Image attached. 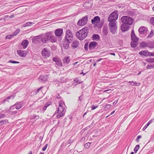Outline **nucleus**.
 Instances as JSON below:
<instances>
[{"label":"nucleus","instance_id":"nucleus-13","mask_svg":"<svg viewBox=\"0 0 154 154\" xmlns=\"http://www.w3.org/2000/svg\"><path fill=\"white\" fill-rule=\"evenodd\" d=\"M42 55L45 57H49L50 54V51L46 48L42 49Z\"/></svg>","mask_w":154,"mask_h":154},{"label":"nucleus","instance_id":"nucleus-33","mask_svg":"<svg viewBox=\"0 0 154 154\" xmlns=\"http://www.w3.org/2000/svg\"><path fill=\"white\" fill-rule=\"evenodd\" d=\"M140 147V146L139 145H137L134 148V151L135 153H137V152L138 149Z\"/></svg>","mask_w":154,"mask_h":154},{"label":"nucleus","instance_id":"nucleus-38","mask_svg":"<svg viewBox=\"0 0 154 154\" xmlns=\"http://www.w3.org/2000/svg\"><path fill=\"white\" fill-rule=\"evenodd\" d=\"M52 60L54 62L56 63L58 61L60 60L57 57H53L52 59Z\"/></svg>","mask_w":154,"mask_h":154},{"label":"nucleus","instance_id":"nucleus-50","mask_svg":"<svg viewBox=\"0 0 154 154\" xmlns=\"http://www.w3.org/2000/svg\"><path fill=\"white\" fill-rule=\"evenodd\" d=\"M154 121V119H151L149 121V122H148L147 124L148 125H149L150 124H151L152 123V122L153 121Z\"/></svg>","mask_w":154,"mask_h":154},{"label":"nucleus","instance_id":"nucleus-23","mask_svg":"<svg viewBox=\"0 0 154 154\" xmlns=\"http://www.w3.org/2000/svg\"><path fill=\"white\" fill-rule=\"evenodd\" d=\"M79 45V42L74 41L72 43V47L73 48H77Z\"/></svg>","mask_w":154,"mask_h":154},{"label":"nucleus","instance_id":"nucleus-32","mask_svg":"<svg viewBox=\"0 0 154 154\" xmlns=\"http://www.w3.org/2000/svg\"><path fill=\"white\" fill-rule=\"evenodd\" d=\"M56 64L58 66H62V63L60 60H58L57 62L56 63Z\"/></svg>","mask_w":154,"mask_h":154},{"label":"nucleus","instance_id":"nucleus-22","mask_svg":"<svg viewBox=\"0 0 154 154\" xmlns=\"http://www.w3.org/2000/svg\"><path fill=\"white\" fill-rule=\"evenodd\" d=\"M70 61V57L69 56H65L63 60L64 63L68 64Z\"/></svg>","mask_w":154,"mask_h":154},{"label":"nucleus","instance_id":"nucleus-60","mask_svg":"<svg viewBox=\"0 0 154 154\" xmlns=\"http://www.w3.org/2000/svg\"><path fill=\"white\" fill-rule=\"evenodd\" d=\"M6 100L8 101V100H9L10 99H11V98H10V97H9H9H7L6 98Z\"/></svg>","mask_w":154,"mask_h":154},{"label":"nucleus","instance_id":"nucleus-30","mask_svg":"<svg viewBox=\"0 0 154 154\" xmlns=\"http://www.w3.org/2000/svg\"><path fill=\"white\" fill-rule=\"evenodd\" d=\"M20 31V29H17L16 31H15L12 34L13 36V37L17 35L18 34V33Z\"/></svg>","mask_w":154,"mask_h":154},{"label":"nucleus","instance_id":"nucleus-64","mask_svg":"<svg viewBox=\"0 0 154 154\" xmlns=\"http://www.w3.org/2000/svg\"><path fill=\"white\" fill-rule=\"evenodd\" d=\"M6 101H7L8 100H6V98L5 99V100H4L3 101V102L2 103H5V102Z\"/></svg>","mask_w":154,"mask_h":154},{"label":"nucleus","instance_id":"nucleus-56","mask_svg":"<svg viewBox=\"0 0 154 154\" xmlns=\"http://www.w3.org/2000/svg\"><path fill=\"white\" fill-rule=\"evenodd\" d=\"M15 97V95H14V94H13V95H12L9 96V97H10L11 99L12 98V99H13Z\"/></svg>","mask_w":154,"mask_h":154},{"label":"nucleus","instance_id":"nucleus-6","mask_svg":"<svg viewBox=\"0 0 154 154\" xmlns=\"http://www.w3.org/2000/svg\"><path fill=\"white\" fill-rule=\"evenodd\" d=\"M116 21H112L110 22L109 23V29L111 32L113 34L116 33V30L117 27L116 25Z\"/></svg>","mask_w":154,"mask_h":154},{"label":"nucleus","instance_id":"nucleus-43","mask_svg":"<svg viewBox=\"0 0 154 154\" xmlns=\"http://www.w3.org/2000/svg\"><path fill=\"white\" fill-rule=\"evenodd\" d=\"M6 120H2L0 121V125H3L6 123Z\"/></svg>","mask_w":154,"mask_h":154},{"label":"nucleus","instance_id":"nucleus-2","mask_svg":"<svg viewBox=\"0 0 154 154\" xmlns=\"http://www.w3.org/2000/svg\"><path fill=\"white\" fill-rule=\"evenodd\" d=\"M66 107V106L64 103L60 102L59 103V106L57 109V119L60 118L63 116L65 113V111H64Z\"/></svg>","mask_w":154,"mask_h":154},{"label":"nucleus","instance_id":"nucleus-4","mask_svg":"<svg viewBox=\"0 0 154 154\" xmlns=\"http://www.w3.org/2000/svg\"><path fill=\"white\" fill-rule=\"evenodd\" d=\"M39 39L43 43H46L48 41V32L46 33L45 34H43L37 36L35 40L37 41Z\"/></svg>","mask_w":154,"mask_h":154},{"label":"nucleus","instance_id":"nucleus-21","mask_svg":"<svg viewBox=\"0 0 154 154\" xmlns=\"http://www.w3.org/2000/svg\"><path fill=\"white\" fill-rule=\"evenodd\" d=\"M28 44V41L27 40H24L21 43V45L23 46V48L25 49L27 47Z\"/></svg>","mask_w":154,"mask_h":154},{"label":"nucleus","instance_id":"nucleus-26","mask_svg":"<svg viewBox=\"0 0 154 154\" xmlns=\"http://www.w3.org/2000/svg\"><path fill=\"white\" fill-rule=\"evenodd\" d=\"M92 38L94 40H99L100 37L98 34H94L93 35Z\"/></svg>","mask_w":154,"mask_h":154},{"label":"nucleus","instance_id":"nucleus-16","mask_svg":"<svg viewBox=\"0 0 154 154\" xmlns=\"http://www.w3.org/2000/svg\"><path fill=\"white\" fill-rule=\"evenodd\" d=\"M48 78L47 75H41L38 78V80L39 82H45L47 80Z\"/></svg>","mask_w":154,"mask_h":154},{"label":"nucleus","instance_id":"nucleus-53","mask_svg":"<svg viewBox=\"0 0 154 154\" xmlns=\"http://www.w3.org/2000/svg\"><path fill=\"white\" fill-rule=\"evenodd\" d=\"M152 67V65H148L146 66V68L147 69H151Z\"/></svg>","mask_w":154,"mask_h":154},{"label":"nucleus","instance_id":"nucleus-3","mask_svg":"<svg viewBox=\"0 0 154 154\" xmlns=\"http://www.w3.org/2000/svg\"><path fill=\"white\" fill-rule=\"evenodd\" d=\"M121 20L123 23L128 25H132L134 21L132 18L125 16H122L121 19Z\"/></svg>","mask_w":154,"mask_h":154},{"label":"nucleus","instance_id":"nucleus-11","mask_svg":"<svg viewBox=\"0 0 154 154\" xmlns=\"http://www.w3.org/2000/svg\"><path fill=\"white\" fill-rule=\"evenodd\" d=\"M48 40L51 42H57V39L55 36L53 35V32H48Z\"/></svg>","mask_w":154,"mask_h":154},{"label":"nucleus","instance_id":"nucleus-51","mask_svg":"<svg viewBox=\"0 0 154 154\" xmlns=\"http://www.w3.org/2000/svg\"><path fill=\"white\" fill-rule=\"evenodd\" d=\"M82 100V95L80 96L79 98V101H80V102H81Z\"/></svg>","mask_w":154,"mask_h":154},{"label":"nucleus","instance_id":"nucleus-62","mask_svg":"<svg viewBox=\"0 0 154 154\" xmlns=\"http://www.w3.org/2000/svg\"><path fill=\"white\" fill-rule=\"evenodd\" d=\"M137 139H140L141 138V136H140V135H139V136H138L137 137Z\"/></svg>","mask_w":154,"mask_h":154},{"label":"nucleus","instance_id":"nucleus-12","mask_svg":"<svg viewBox=\"0 0 154 154\" xmlns=\"http://www.w3.org/2000/svg\"><path fill=\"white\" fill-rule=\"evenodd\" d=\"M97 45V43L95 41L91 42L89 45L88 48L90 50H92L95 48Z\"/></svg>","mask_w":154,"mask_h":154},{"label":"nucleus","instance_id":"nucleus-24","mask_svg":"<svg viewBox=\"0 0 154 154\" xmlns=\"http://www.w3.org/2000/svg\"><path fill=\"white\" fill-rule=\"evenodd\" d=\"M102 33L105 36H106L108 33V28L107 27H104L103 28Z\"/></svg>","mask_w":154,"mask_h":154},{"label":"nucleus","instance_id":"nucleus-25","mask_svg":"<svg viewBox=\"0 0 154 154\" xmlns=\"http://www.w3.org/2000/svg\"><path fill=\"white\" fill-rule=\"evenodd\" d=\"M148 47L151 48H154V42L152 41L148 42Z\"/></svg>","mask_w":154,"mask_h":154},{"label":"nucleus","instance_id":"nucleus-18","mask_svg":"<svg viewBox=\"0 0 154 154\" xmlns=\"http://www.w3.org/2000/svg\"><path fill=\"white\" fill-rule=\"evenodd\" d=\"M149 52L147 51L143 50L140 51L139 54L141 56L143 55L146 57L149 56Z\"/></svg>","mask_w":154,"mask_h":154},{"label":"nucleus","instance_id":"nucleus-1","mask_svg":"<svg viewBox=\"0 0 154 154\" xmlns=\"http://www.w3.org/2000/svg\"><path fill=\"white\" fill-rule=\"evenodd\" d=\"M88 32V28L85 27L77 32L76 34V36L79 40H82L86 37Z\"/></svg>","mask_w":154,"mask_h":154},{"label":"nucleus","instance_id":"nucleus-20","mask_svg":"<svg viewBox=\"0 0 154 154\" xmlns=\"http://www.w3.org/2000/svg\"><path fill=\"white\" fill-rule=\"evenodd\" d=\"M17 53L19 56L21 57H25L26 55V54L23 51L18 50L17 51Z\"/></svg>","mask_w":154,"mask_h":154},{"label":"nucleus","instance_id":"nucleus-45","mask_svg":"<svg viewBox=\"0 0 154 154\" xmlns=\"http://www.w3.org/2000/svg\"><path fill=\"white\" fill-rule=\"evenodd\" d=\"M98 106H95L94 105H92L91 106V109L92 110H93L96 108L98 107Z\"/></svg>","mask_w":154,"mask_h":154},{"label":"nucleus","instance_id":"nucleus-10","mask_svg":"<svg viewBox=\"0 0 154 154\" xmlns=\"http://www.w3.org/2000/svg\"><path fill=\"white\" fill-rule=\"evenodd\" d=\"M132 41L131 43V46L132 48H135L136 47L138 44V38L136 37L134 38H131Z\"/></svg>","mask_w":154,"mask_h":154},{"label":"nucleus","instance_id":"nucleus-49","mask_svg":"<svg viewBox=\"0 0 154 154\" xmlns=\"http://www.w3.org/2000/svg\"><path fill=\"white\" fill-rule=\"evenodd\" d=\"M149 125H148V124L146 125L143 129V131H144V130H145L147 128L148 126Z\"/></svg>","mask_w":154,"mask_h":154},{"label":"nucleus","instance_id":"nucleus-9","mask_svg":"<svg viewBox=\"0 0 154 154\" xmlns=\"http://www.w3.org/2000/svg\"><path fill=\"white\" fill-rule=\"evenodd\" d=\"M88 16L86 15L82 19H80L78 22L77 24L80 26H83L86 24L88 21Z\"/></svg>","mask_w":154,"mask_h":154},{"label":"nucleus","instance_id":"nucleus-37","mask_svg":"<svg viewBox=\"0 0 154 154\" xmlns=\"http://www.w3.org/2000/svg\"><path fill=\"white\" fill-rule=\"evenodd\" d=\"M153 35H154V34H153V30H152L149 35L147 36V38H149L152 37V36H153Z\"/></svg>","mask_w":154,"mask_h":154},{"label":"nucleus","instance_id":"nucleus-46","mask_svg":"<svg viewBox=\"0 0 154 154\" xmlns=\"http://www.w3.org/2000/svg\"><path fill=\"white\" fill-rule=\"evenodd\" d=\"M111 106L109 104H107V105L106 107L105 108V109L106 110L109 109L110 108Z\"/></svg>","mask_w":154,"mask_h":154},{"label":"nucleus","instance_id":"nucleus-17","mask_svg":"<svg viewBox=\"0 0 154 154\" xmlns=\"http://www.w3.org/2000/svg\"><path fill=\"white\" fill-rule=\"evenodd\" d=\"M14 106H15V108L17 109H19L22 107V103L21 102L16 103L14 105L11 106V109H13L12 108Z\"/></svg>","mask_w":154,"mask_h":154},{"label":"nucleus","instance_id":"nucleus-29","mask_svg":"<svg viewBox=\"0 0 154 154\" xmlns=\"http://www.w3.org/2000/svg\"><path fill=\"white\" fill-rule=\"evenodd\" d=\"M33 23H33L32 22H27L26 23L24 24L23 25V27H26V26H31V24H33Z\"/></svg>","mask_w":154,"mask_h":154},{"label":"nucleus","instance_id":"nucleus-19","mask_svg":"<svg viewBox=\"0 0 154 154\" xmlns=\"http://www.w3.org/2000/svg\"><path fill=\"white\" fill-rule=\"evenodd\" d=\"M100 17L97 16L95 17L93 19L91 22L92 24H94L96 23H97L100 21Z\"/></svg>","mask_w":154,"mask_h":154},{"label":"nucleus","instance_id":"nucleus-54","mask_svg":"<svg viewBox=\"0 0 154 154\" xmlns=\"http://www.w3.org/2000/svg\"><path fill=\"white\" fill-rule=\"evenodd\" d=\"M39 118V116H35L34 118V119L35 120H37Z\"/></svg>","mask_w":154,"mask_h":154},{"label":"nucleus","instance_id":"nucleus-58","mask_svg":"<svg viewBox=\"0 0 154 154\" xmlns=\"http://www.w3.org/2000/svg\"><path fill=\"white\" fill-rule=\"evenodd\" d=\"M103 60V58H100V59H99L98 60H96V62H99L100 61H101V60Z\"/></svg>","mask_w":154,"mask_h":154},{"label":"nucleus","instance_id":"nucleus-44","mask_svg":"<svg viewBox=\"0 0 154 154\" xmlns=\"http://www.w3.org/2000/svg\"><path fill=\"white\" fill-rule=\"evenodd\" d=\"M12 37H13V35L12 34L7 35L6 37V38L10 39Z\"/></svg>","mask_w":154,"mask_h":154},{"label":"nucleus","instance_id":"nucleus-31","mask_svg":"<svg viewBox=\"0 0 154 154\" xmlns=\"http://www.w3.org/2000/svg\"><path fill=\"white\" fill-rule=\"evenodd\" d=\"M146 61L149 63H154V58H149L146 60Z\"/></svg>","mask_w":154,"mask_h":154},{"label":"nucleus","instance_id":"nucleus-57","mask_svg":"<svg viewBox=\"0 0 154 154\" xmlns=\"http://www.w3.org/2000/svg\"><path fill=\"white\" fill-rule=\"evenodd\" d=\"M17 112L16 111H13L12 112L11 114L12 115H14Z\"/></svg>","mask_w":154,"mask_h":154},{"label":"nucleus","instance_id":"nucleus-48","mask_svg":"<svg viewBox=\"0 0 154 154\" xmlns=\"http://www.w3.org/2000/svg\"><path fill=\"white\" fill-rule=\"evenodd\" d=\"M48 146V144H46L45 146L42 148V150L43 151H45Z\"/></svg>","mask_w":154,"mask_h":154},{"label":"nucleus","instance_id":"nucleus-61","mask_svg":"<svg viewBox=\"0 0 154 154\" xmlns=\"http://www.w3.org/2000/svg\"><path fill=\"white\" fill-rule=\"evenodd\" d=\"M74 81L75 82H76V83H77L79 84V83H80V82H79V81L78 80H75Z\"/></svg>","mask_w":154,"mask_h":154},{"label":"nucleus","instance_id":"nucleus-7","mask_svg":"<svg viewBox=\"0 0 154 154\" xmlns=\"http://www.w3.org/2000/svg\"><path fill=\"white\" fill-rule=\"evenodd\" d=\"M118 17V14L117 11H115L111 14L108 18V21L111 22L112 21H116Z\"/></svg>","mask_w":154,"mask_h":154},{"label":"nucleus","instance_id":"nucleus-28","mask_svg":"<svg viewBox=\"0 0 154 154\" xmlns=\"http://www.w3.org/2000/svg\"><path fill=\"white\" fill-rule=\"evenodd\" d=\"M49 104H46L45 106H44V108H43L42 109H41L40 110V112L43 113L45 110H46V108L49 106Z\"/></svg>","mask_w":154,"mask_h":154},{"label":"nucleus","instance_id":"nucleus-35","mask_svg":"<svg viewBox=\"0 0 154 154\" xmlns=\"http://www.w3.org/2000/svg\"><path fill=\"white\" fill-rule=\"evenodd\" d=\"M131 38H135L136 37V35L134 33V31L133 30L131 31Z\"/></svg>","mask_w":154,"mask_h":154},{"label":"nucleus","instance_id":"nucleus-27","mask_svg":"<svg viewBox=\"0 0 154 154\" xmlns=\"http://www.w3.org/2000/svg\"><path fill=\"white\" fill-rule=\"evenodd\" d=\"M140 47L141 48H145L148 47V42H142L140 44Z\"/></svg>","mask_w":154,"mask_h":154},{"label":"nucleus","instance_id":"nucleus-63","mask_svg":"<svg viewBox=\"0 0 154 154\" xmlns=\"http://www.w3.org/2000/svg\"><path fill=\"white\" fill-rule=\"evenodd\" d=\"M14 17V15H11L9 16V18H13Z\"/></svg>","mask_w":154,"mask_h":154},{"label":"nucleus","instance_id":"nucleus-59","mask_svg":"<svg viewBox=\"0 0 154 154\" xmlns=\"http://www.w3.org/2000/svg\"><path fill=\"white\" fill-rule=\"evenodd\" d=\"M111 91V89H109V90H106L104 91H103V92H106L107 91Z\"/></svg>","mask_w":154,"mask_h":154},{"label":"nucleus","instance_id":"nucleus-8","mask_svg":"<svg viewBox=\"0 0 154 154\" xmlns=\"http://www.w3.org/2000/svg\"><path fill=\"white\" fill-rule=\"evenodd\" d=\"M63 30L61 28H59L55 30V34L59 41H61L63 35Z\"/></svg>","mask_w":154,"mask_h":154},{"label":"nucleus","instance_id":"nucleus-41","mask_svg":"<svg viewBox=\"0 0 154 154\" xmlns=\"http://www.w3.org/2000/svg\"><path fill=\"white\" fill-rule=\"evenodd\" d=\"M64 77H62L60 80L59 81V82L61 83H63L64 82H65V81L64 80Z\"/></svg>","mask_w":154,"mask_h":154},{"label":"nucleus","instance_id":"nucleus-40","mask_svg":"<svg viewBox=\"0 0 154 154\" xmlns=\"http://www.w3.org/2000/svg\"><path fill=\"white\" fill-rule=\"evenodd\" d=\"M70 43H68L67 42L66 43V44H63V46L65 48L67 49L68 48L69 46V44Z\"/></svg>","mask_w":154,"mask_h":154},{"label":"nucleus","instance_id":"nucleus-36","mask_svg":"<svg viewBox=\"0 0 154 154\" xmlns=\"http://www.w3.org/2000/svg\"><path fill=\"white\" fill-rule=\"evenodd\" d=\"M150 21L151 24L154 26V17H152L150 18Z\"/></svg>","mask_w":154,"mask_h":154},{"label":"nucleus","instance_id":"nucleus-14","mask_svg":"<svg viewBox=\"0 0 154 154\" xmlns=\"http://www.w3.org/2000/svg\"><path fill=\"white\" fill-rule=\"evenodd\" d=\"M121 28L122 32H125L128 31L130 29L129 25L123 23L121 25Z\"/></svg>","mask_w":154,"mask_h":154},{"label":"nucleus","instance_id":"nucleus-55","mask_svg":"<svg viewBox=\"0 0 154 154\" xmlns=\"http://www.w3.org/2000/svg\"><path fill=\"white\" fill-rule=\"evenodd\" d=\"M42 88V87H41L38 89L36 91V93H38L39 91H40V89Z\"/></svg>","mask_w":154,"mask_h":154},{"label":"nucleus","instance_id":"nucleus-42","mask_svg":"<svg viewBox=\"0 0 154 154\" xmlns=\"http://www.w3.org/2000/svg\"><path fill=\"white\" fill-rule=\"evenodd\" d=\"M8 62L12 63H19V62L14 61L12 60H10L8 61Z\"/></svg>","mask_w":154,"mask_h":154},{"label":"nucleus","instance_id":"nucleus-52","mask_svg":"<svg viewBox=\"0 0 154 154\" xmlns=\"http://www.w3.org/2000/svg\"><path fill=\"white\" fill-rule=\"evenodd\" d=\"M149 56H153L154 57V52H149Z\"/></svg>","mask_w":154,"mask_h":154},{"label":"nucleus","instance_id":"nucleus-39","mask_svg":"<svg viewBox=\"0 0 154 154\" xmlns=\"http://www.w3.org/2000/svg\"><path fill=\"white\" fill-rule=\"evenodd\" d=\"M88 42L86 43L84 45V48L85 51H87L88 50Z\"/></svg>","mask_w":154,"mask_h":154},{"label":"nucleus","instance_id":"nucleus-15","mask_svg":"<svg viewBox=\"0 0 154 154\" xmlns=\"http://www.w3.org/2000/svg\"><path fill=\"white\" fill-rule=\"evenodd\" d=\"M138 31L140 34H142L146 33L148 31V30L146 27L141 26L139 28Z\"/></svg>","mask_w":154,"mask_h":154},{"label":"nucleus","instance_id":"nucleus-47","mask_svg":"<svg viewBox=\"0 0 154 154\" xmlns=\"http://www.w3.org/2000/svg\"><path fill=\"white\" fill-rule=\"evenodd\" d=\"M6 115L3 114H0V119L5 118Z\"/></svg>","mask_w":154,"mask_h":154},{"label":"nucleus","instance_id":"nucleus-5","mask_svg":"<svg viewBox=\"0 0 154 154\" xmlns=\"http://www.w3.org/2000/svg\"><path fill=\"white\" fill-rule=\"evenodd\" d=\"M65 39L66 42L68 43H70L72 42L73 35L70 29H68L66 30Z\"/></svg>","mask_w":154,"mask_h":154},{"label":"nucleus","instance_id":"nucleus-34","mask_svg":"<svg viewBox=\"0 0 154 154\" xmlns=\"http://www.w3.org/2000/svg\"><path fill=\"white\" fill-rule=\"evenodd\" d=\"M91 145V143L90 142H88L86 143L84 146V147L85 148L87 149Z\"/></svg>","mask_w":154,"mask_h":154}]
</instances>
